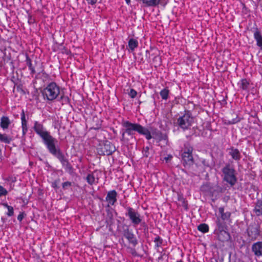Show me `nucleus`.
Listing matches in <instances>:
<instances>
[{
    "instance_id": "obj_1",
    "label": "nucleus",
    "mask_w": 262,
    "mask_h": 262,
    "mask_svg": "<svg viewBox=\"0 0 262 262\" xmlns=\"http://www.w3.org/2000/svg\"><path fill=\"white\" fill-rule=\"evenodd\" d=\"M121 125L123 128L121 129V138L120 141L124 144H128L129 139L125 137V134L133 138L135 132H137L140 135L145 136L147 140H150L153 137L162 139V133L157 128L150 127L149 128H145L139 123H132L127 120H122Z\"/></svg>"
},
{
    "instance_id": "obj_2",
    "label": "nucleus",
    "mask_w": 262,
    "mask_h": 262,
    "mask_svg": "<svg viewBox=\"0 0 262 262\" xmlns=\"http://www.w3.org/2000/svg\"><path fill=\"white\" fill-rule=\"evenodd\" d=\"M33 128L36 134L41 138L48 150L56 143H58V140L53 137L41 123L35 121Z\"/></svg>"
},
{
    "instance_id": "obj_3",
    "label": "nucleus",
    "mask_w": 262,
    "mask_h": 262,
    "mask_svg": "<svg viewBox=\"0 0 262 262\" xmlns=\"http://www.w3.org/2000/svg\"><path fill=\"white\" fill-rule=\"evenodd\" d=\"M33 128L36 134L41 138L48 150L56 143H58V140L53 137L41 123L35 121Z\"/></svg>"
},
{
    "instance_id": "obj_4",
    "label": "nucleus",
    "mask_w": 262,
    "mask_h": 262,
    "mask_svg": "<svg viewBox=\"0 0 262 262\" xmlns=\"http://www.w3.org/2000/svg\"><path fill=\"white\" fill-rule=\"evenodd\" d=\"M48 150L50 154L59 161L66 172L71 175L74 173V169L73 166L69 159L65 156L58 143H56Z\"/></svg>"
},
{
    "instance_id": "obj_5",
    "label": "nucleus",
    "mask_w": 262,
    "mask_h": 262,
    "mask_svg": "<svg viewBox=\"0 0 262 262\" xmlns=\"http://www.w3.org/2000/svg\"><path fill=\"white\" fill-rule=\"evenodd\" d=\"M43 98L47 102H52L56 100L60 94L59 86L55 82L51 81L41 92Z\"/></svg>"
},
{
    "instance_id": "obj_6",
    "label": "nucleus",
    "mask_w": 262,
    "mask_h": 262,
    "mask_svg": "<svg viewBox=\"0 0 262 262\" xmlns=\"http://www.w3.org/2000/svg\"><path fill=\"white\" fill-rule=\"evenodd\" d=\"M222 172L224 181L226 182L231 187L235 185L237 181L236 171L229 163L226 164L225 166L222 168Z\"/></svg>"
},
{
    "instance_id": "obj_7",
    "label": "nucleus",
    "mask_w": 262,
    "mask_h": 262,
    "mask_svg": "<svg viewBox=\"0 0 262 262\" xmlns=\"http://www.w3.org/2000/svg\"><path fill=\"white\" fill-rule=\"evenodd\" d=\"M125 209V215L128 217L134 227H136L139 224L146 226V223L144 222H142L141 214L137 210L130 207H126Z\"/></svg>"
},
{
    "instance_id": "obj_8",
    "label": "nucleus",
    "mask_w": 262,
    "mask_h": 262,
    "mask_svg": "<svg viewBox=\"0 0 262 262\" xmlns=\"http://www.w3.org/2000/svg\"><path fill=\"white\" fill-rule=\"evenodd\" d=\"M193 117L189 111H185L183 116L177 119V124L183 130L188 129L193 122Z\"/></svg>"
},
{
    "instance_id": "obj_9",
    "label": "nucleus",
    "mask_w": 262,
    "mask_h": 262,
    "mask_svg": "<svg viewBox=\"0 0 262 262\" xmlns=\"http://www.w3.org/2000/svg\"><path fill=\"white\" fill-rule=\"evenodd\" d=\"M260 225L255 222L250 223L246 230L248 239L251 241H256L260 235Z\"/></svg>"
},
{
    "instance_id": "obj_10",
    "label": "nucleus",
    "mask_w": 262,
    "mask_h": 262,
    "mask_svg": "<svg viewBox=\"0 0 262 262\" xmlns=\"http://www.w3.org/2000/svg\"><path fill=\"white\" fill-rule=\"evenodd\" d=\"M115 145L108 141H106L103 144L100 145L97 148V152L100 155L110 156L116 151Z\"/></svg>"
},
{
    "instance_id": "obj_11",
    "label": "nucleus",
    "mask_w": 262,
    "mask_h": 262,
    "mask_svg": "<svg viewBox=\"0 0 262 262\" xmlns=\"http://www.w3.org/2000/svg\"><path fill=\"white\" fill-rule=\"evenodd\" d=\"M213 233L216 236L217 239L223 243L230 241L231 238L228 229H214Z\"/></svg>"
},
{
    "instance_id": "obj_12",
    "label": "nucleus",
    "mask_w": 262,
    "mask_h": 262,
    "mask_svg": "<svg viewBox=\"0 0 262 262\" xmlns=\"http://www.w3.org/2000/svg\"><path fill=\"white\" fill-rule=\"evenodd\" d=\"M123 235L128 241V243L135 247L138 244V239L135 234L129 230L127 226H123Z\"/></svg>"
},
{
    "instance_id": "obj_13",
    "label": "nucleus",
    "mask_w": 262,
    "mask_h": 262,
    "mask_svg": "<svg viewBox=\"0 0 262 262\" xmlns=\"http://www.w3.org/2000/svg\"><path fill=\"white\" fill-rule=\"evenodd\" d=\"M231 213L229 211L225 212L224 207L219 208V215L217 217H219L222 220L225 221L228 224L232 223V219L231 218Z\"/></svg>"
},
{
    "instance_id": "obj_14",
    "label": "nucleus",
    "mask_w": 262,
    "mask_h": 262,
    "mask_svg": "<svg viewBox=\"0 0 262 262\" xmlns=\"http://www.w3.org/2000/svg\"><path fill=\"white\" fill-rule=\"evenodd\" d=\"M117 193L116 190H113L107 192L105 200L108 202L107 207H110V205H114L117 202Z\"/></svg>"
},
{
    "instance_id": "obj_15",
    "label": "nucleus",
    "mask_w": 262,
    "mask_h": 262,
    "mask_svg": "<svg viewBox=\"0 0 262 262\" xmlns=\"http://www.w3.org/2000/svg\"><path fill=\"white\" fill-rule=\"evenodd\" d=\"M251 251L256 257L262 256V242L253 243L251 246Z\"/></svg>"
},
{
    "instance_id": "obj_16",
    "label": "nucleus",
    "mask_w": 262,
    "mask_h": 262,
    "mask_svg": "<svg viewBox=\"0 0 262 262\" xmlns=\"http://www.w3.org/2000/svg\"><path fill=\"white\" fill-rule=\"evenodd\" d=\"M200 190L205 195L212 196L213 186L210 183H206L202 185L200 188Z\"/></svg>"
},
{
    "instance_id": "obj_17",
    "label": "nucleus",
    "mask_w": 262,
    "mask_h": 262,
    "mask_svg": "<svg viewBox=\"0 0 262 262\" xmlns=\"http://www.w3.org/2000/svg\"><path fill=\"white\" fill-rule=\"evenodd\" d=\"M20 116L21 121L22 133L23 135L25 136L28 132V121L27 119L26 118L25 113L24 110H22Z\"/></svg>"
},
{
    "instance_id": "obj_18",
    "label": "nucleus",
    "mask_w": 262,
    "mask_h": 262,
    "mask_svg": "<svg viewBox=\"0 0 262 262\" xmlns=\"http://www.w3.org/2000/svg\"><path fill=\"white\" fill-rule=\"evenodd\" d=\"M229 155L232 157L233 159L236 161H238L241 159V155L239 150L237 148L234 147H231L229 148Z\"/></svg>"
},
{
    "instance_id": "obj_19",
    "label": "nucleus",
    "mask_w": 262,
    "mask_h": 262,
    "mask_svg": "<svg viewBox=\"0 0 262 262\" xmlns=\"http://www.w3.org/2000/svg\"><path fill=\"white\" fill-rule=\"evenodd\" d=\"M254 38L256 41V45L262 50V35L257 28H256L253 34Z\"/></svg>"
},
{
    "instance_id": "obj_20",
    "label": "nucleus",
    "mask_w": 262,
    "mask_h": 262,
    "mask_svg": "<svg viewBox=\"0 0 262 262\" xmlns=\"http://www.w3.org/2000/svg\"><path fill=\"white\" fill-rule=\"evenodd\" d=\"M215 229H228V223L216 216L215 220Z\"/></svg>"
},
{
    "instance_id": "obj_21",
    "label": "nucleus",
    "mask_w": 262,
    "mask_h": 262,
    "mask_svg": "<svg viewBox=\"0 0 262 262\" xmlns=\"http://www.w3.org/2000/svg\"><path fill=\"white\" fill-rule=\"evenodd\" d=\"M226 190V188L224 186L216 185L213 186L212 196H217L221 193H224Z\"/></svg>"
},
{
    "instance_id": "obj_22",
    "label": "nucleus",
    "mask_w": 262,
    "mask_h": 262,
    "mask_svg": "<svg viewBox=\"0 0 262 262\" xmlns=\"http://www.w3.org/2000/svg\"><path fill=\"white\" fill-rule=\"evenodd\" d=\"M253 212L257 216L262 215V200H257L254 208L253 209Z\"/></svg>"
},
{
    "instance_id": "obj_23",
    "label": "nucleus",
    "mask_w": 262,
    "mask_h": 262,
    "mask_svg": "<svg viewBox=\"0 0 262 262\" xmlns=\"http://www.w3.org/2000/svg\"><path fill=\"white\" fill-rule=\"evenodd\" d=\"M11 124V121L7 116H3L1 118L0 126L3 129H7Z\"/></svg>"
},
{
    "instance_id": "obj_24",
    "label": "nucleus",
    "mask_w": 262,
    "mask_h": 262,
    "mask_svg": "<svg viewBox=\"0 0 262 262\" xmlns=\"http://www.w3.org/2000/svg\"><path fill=\"white\" fill-rule=\"evenodd\" d=\"M40 75V78L44 82H49L51 81L50 76L47 74L44 70H42L40 72L37 73L36 76V78H37L39 75Z\"/></svg>"
},
{
    "instance_id": "obj_25",
    "label": "nucleus",
    "mask_w": 262,
    "mask_h": 262,
    "mask_svg": "<svg viewBox=\"0 0 262 262\" xmlns=\"http://www.w3.org/2000/svg\"><path fill=\"white\" fill-rule=\"evenodd\" d=\"M182 157L184 163L188 165H191L193 164L194 161L192 155L182 154Z\"/></svg>"
},
{
    "instance_id": "obj_26",
    "label": "nucleus",
    "mask_w": 262,
    "mask_h": 262,
    "mask_svg": "<svg viewBox=\"0 0 262 262\" xmlns=\"http://www.w3.org/2000/svg\"><path fill=\"white\" fill-rule=\"evenodd\" d=\"M26 64L29 68V69L30 70V74L33 75L36 73V71L35 70L34 66H33L32 63V60L30 58V57L27 55L26 59Z\"/></svg>"
},
{
    "instance_id": "obj_27",
    "label": "nucleus",
    "mask_w": 262,
    "mask_h": 262,
    "mask_svg": "<svg viewBox=\"0 0 262 262\" xmlns=\"http://www.w3.org/2000/svg\"><path fill=\"white\" fill-rule=\"evenodd\" d=\"M106 217L105 222L107 225H111L113 220V213L112 209H107L106 210Z\"/></svg>"
},
{
    "instance_id": "obj_28",
    "label": "nucleus",
    "mask_w": 262,
    "mask_h": 262,
    "mask_svg": "<svg viewBox=\"0 0 262 262\" xmlns=\"http://www.w3.org/2000/svg\"><path fill=\"white\" fill-rule=\"evenodd\" d=\"M138 41L137 39L134 38H130L128 41V46L129 49L132 51H133L138 47Z\"/></svg>"
},
{
    "instance_id": "obj_29",
    "label": "nucleus",
    "mask_w": 262,
    "mask_h": 262,
    "mask_svg": "<svg viewBox=\"0 0 262 262\" xmlns=\"http://www.w3.org/2000/svg\"><path fill=\"white\" fill-rule=\"evenodd\" d=\"M59 99L57 100L59 101L62 105L68 104L70 102V99L68 96H65L63 94H60Z\"/></svg>"
},
{
    "instance_id": "obj_30",
    "label": "nucleus",
    "mask_w": 262,
    "mask_h": 262,
    "mask_svg": "<svg viewBox=\"0 0 262 262\" xmlns=\"http://www.w3.org/2000/svg\"><path fill=\"white\" fill-rule=\"evenodd\" d=\"M193 150V147L189 143H186L184 144L183 152L182 154L192 155Z\"/></svg>"
},
{
    "instance_id": "obj_31",
    "label": "nucleus",
    "mask_w": 262,
    "mask_h": 262,
    "mask_svg": "<svg viewBox=\"0 0 262 262\" xmlns=\"http://www.w3.org/2000/svg\"><path fill=\"white\" fill-rule=\"evenodd\" d=\"M178 200L179 202L182 203V206L184 208V209L187 210L188 209V203L187 201L184 198L183 194H178Z\"/></svg>"
},
{
    "instance_id": "obj_32",
    "label": "nucleus",
    "mask_w": 262,
    "mask_h": 262,
    "mask_svg": "<svg viewBox=\"0 0 262 262\" xmlns=\"http://www.w3.org/2000/svg\"><path fill=\"white\" fill-rule=\"evenodd\" d=\"M239 87L243 90H247L249 86V82L247 79H242L241 80Z\"/></svg>"
},
{
    "instance_id": "obj_33",
    "label": "nucleus",
    "mask_w": 262,
    "mask_h": 262,
    "mask_svg": "<svg viewBox=\"0 0 262 262\" xmlns=\"http://www.w3.org/2000/svg\"><path fill=\"white\" fill-rule=\"evenodd\" d=\"M11 141V138L9 137L7 134H2L0 133V141L5 143L9 144Z\"/></svg>"
},
{
    "instance_id": "obj_34",
    "label": "nucleus",
    "mask_w": 262,
    "mask_h": 262,
    "mask_svg": "<svg viewBox=\"0 0 262 262\" xmlns=\"http://www.w3.org/2000/svg\"><path fill=\"white\" fill-rule=\"evenodd\" d=\"M169 90L168 88H165L162 90L160 92V95L163 100H167L168 98Z\"/></svg>"
},
{
    "instance_id": "obj_35",
    "label": "nucleus",
    "mask_w": 262,
    "mask_h": 262,
    "mask_svg": "<svg viewBox=\"0 0 262 262\" xmlns=\"http://www.w3.org/2000/svg\"><path fill=\"white\" fill-rule=\"evenodd\" d=\"M198 230L203 233H206L209 231V226L206 224L202 223L198 226Z\"/></svg>"
},
{
    "instance_id": "obj_36",
    "label": "nucleus",
    "mask_w": 262,
    "mask_h": 262,
    "mask_svg": "<svg viewBox=\"0 0 262 262\" xmlns=\"http://www.w3.org/2000/svg\"><path fill=\"white\" fill-rule=\"evenodd\" d=\"M86 181L89 184L93 185L95 181V178L93 173H89L86 177Z\"/></svg>"
},
{
    "instance_id": "obj_37",
    "label": "nucleus",
    "mask_w": 262,
    "mask_h": 262,
    "mask_svg": "<svg viewBox=\"0 0 262 262\" xmlns=\"http://www.w3.org/2000/svg\"><path fill=\"white\" fill-rule=\"evenodd\" d=\"M3 205L8 209L7 215L9 216H12L14 215V209L11 206H9L7 203H3Z\"/></svg>"
},
{
    "instance_id": "obj_38",
    "label": "nucleus",
    "mask_w": 262,
    "mask_h": 262,
    "mask_svg": "<svg viewBox=\"0 0 262 262\" xmlns=\"http://www.w3.org/2000/svg\"><path fill=\"white\" fill-rule=\"evenodd\" d=\"M154 242L155 243V248L157 249L162 246L163 242V240L161 237L157 235L155 238Z\"/></svg>"
},
{
    "instance_id": "obj_39",
    "label": "nucleus",
    "mask_w": 262,
    "mask_h": 262,
    "mask_svg": "<svg viewBox=\"0 0 262 262\" xmlns=\"http://www.w3.org/2000/svg\"><path fill=\"white\" fill-rule=\"evenodd\" d=\"M167 256L165 253H160V255L158 258V262H167Z\"/></svg>"
},
{
    "instance_id": "obj_40",
    "label": "nucleus",
    "mask_w": 262,
    "mask_h": 262,
    "mask_svg": "<svg viewBox=\"0 0 262 262\" xmlns=\"http://www.w3.org/2000/svg\"><path fill=\"white\" fill-rule=\"evenodd\" d=\"M235 118L228 120V124H233L240 121L241 119L238 117V116L237 115H235Z\"/></svg>"
},
{
    "instance_id": "obj_41",
    "label": "nucleus",
    "mask_w": 262,
    "mask_h": 262,
    "mask_svg": "<svg viewBox=\"0 0 262 262\" xmlns=\"http://www.w3.org/2000/svg\"><path fill=\"white\" fill-rule=\"evenodd\" d=\"M128 95L130 98H135L137 95V92L134 89H131L128 93Z\"/></svg>"
},
{
    "instance_id": "obj_42",
    "label": "nucleus",
    "mask_w": 262,
    "mask_h": 262,
    "mask_svg": "<svg viewBox=\"0 0 262 262\" xmlns=\"http://www.w3.org/2000/svg\"><path fill=\"white\" fill-rule=\"evenodd\" d=\"M8 194V191L2 186L0 185V197L5 196Z\"/></svg>"
},
{
    "instance_id": "obj_43",
    "label": "nucleus",
    "mask_w": 262,
    "mask_h": 262,
    "mask_svg": "<svg viewBox=\"0 0 262 262\" xmlns=\"http://www.w3.org/2000/svg\"><path fill=\"white\" fill-rule=\"evenodd\" d=\"M72 183L71 182L67 181L62 183V189L65 190L72 186Z\"/></svg>"
},
{
    "instance_id": "obj_44",
    "label": "nucleus",
    "mask_w": 262,
    "mask_h": 262,
    "mask_svg": "<svg viewBox=\"0 0 262 262\" xmlns=\"http://www.w3.org/2000/svg\"><path fill=\"white\" fill-rule=\"evenodd\" d=\"M60 182V179H58L57 180H56L52 183V187L54 188V189H58L59 188V186H58V184Z\"/></svg>"
},
{
    "instance_id": "obj_45",
    "label": "nucleus",
    "mask_w": 262,
    "mask_h": 262,
    "mask_svg": "<svg viewBox=\"0 0 262 262\" xmlns=\"http://www.w3.org/2000/svg\"><path fill=\"white\" fill-rule=\"evenodd\" d=\"M26 215L25 212H21L17 216V220L21 222Z\"/></svg>"
},
{
    "instance_id": "obj_46",
    "label": "nucleus",
    "mask_w": 262,
    "mask_h": 262,
    "mask_svg": "<svg viewBox=\"0 0 262 262\" xmlns=\"http://www.w3.org/2000/svg\"><path fill=\"white\" fill-rule=\"evenodd\" d=\"M88 2V3L91 5H95L98 0H86Z\"/></svg>"
},
{
    "instance_id": "obj_47",
    "label": "nucleus",
    "mask_w": 262,
    "mask_h": 262,
    "mask_svg": "<svg viewBox=\"0 0 262 262\" xmlns=\"http://www.w3.org/2000/svg\"><path fill=\"white\" fill-rule=\"evenodd\" d=\"M7 180L8 181H11L12 182H15L16 181V178L15 177H13L12 176H9L7 178Z\"/></svg>"
},
{
    "instance_id": "obj_48",
    "label": "nucleus",
    "mask_w": 262,
    "mask_h": 262,
    "mask_svg": "<svg viewBox=\"0 0 262 262\" xmlns=\"http://www.w3.org/2000/svg\"><path fill=\"white\" fill-rule=\"evenodd\" d=\"M172 158V156L170 155H169L167 156V157H165L164 159L165 160L166 162H168V161H170Z\"/></svg>"
},
{
    "instance_id": "obj_49",
    "label": "nucleus",
    "mask_w": 262,
    "mask_h": 262,
    "mask_svg": "<svg viewBox=\"0 0 262 262\" xmlns=\"http://www.w3.org/2000/svg\"><path fill=\"white\" fill-rule=\"evenodd\" d=\"M203 164L206 167H210V164L208 162H206L205 160L202 161Z\"/></svg>"
},
{
    "instance_id": "obj_50",
    "label": "nucleus",
    "mask_w": 262,
    "mask_h": 262,
    "mask_svg": "<svg viewBox=\"0 0 262 262\" xmlns=\"http://www.w3.org/2000/svg\"><path fill=\"white\" fill-rule=\"evenodd\" d=\"M125 2L127 5H129L130 4V0H125Z\"/></svg>"
},
{
    "instance_id": "obj_51",
    "label": "nucleus",
    "mask_w": 262,
    "mask_h": 262,
    "mask_svg": "<svg viewBox=\"0 0 262 262\" xmlns=\"http://www.w3.org/2000/svg\"><path fill=\"white\" fill-rule=\"evenodd\" d=\"M193 135H194L195 137L199 136V134H197L196 132H195L193 134Z\"/></svg>"
},
{
    "instance_id": "obj_52",
    "label": "nucleus",
    "mask_w": 262,
    "mask_h": 262,
    "mask_svg": "<svg viewBox=\"0 0 262 262\" xmlns=\"http://www.w3.org/2000/svg\"><path fill=\"white\" fill-rule=\"evenodd\" d=\"M147 53L149 54V51H147H147H146V54H147Z\"/></svg>"
},
{
    "instance_id": "obj_53",
    "label": "nucleus",
    "mask_w": 262,
    "mask_h": 262,
    "mask_svg": "<svg viewBox=\"0 0 262 262\" xmlns=\"http://www.w3.org/2000/svg\"><path fill=\"white\" fill-rule=\"evenodd\" d=\"M177 262H183V260H180L178 261H177Z\"/></svg>"
},
{
    "instance_id": "obj_54",
    "label": "nucleus",
    "mask_w": 262,
    "mask_h": 262,
    "mask_svg": "<svg viewBox=\"0 0 262 262\" xmlns=\"http://www.w3.org/2000/svg\"><path fill=\"white\" fill-rule=\"evenodd\" d=\"M148 149H149V148H148V147H147L146 148V149H147V150H148Z\"/></svg>"
},
{
    "instance_id": "obj_55",
    "label": "nucleus",
    "mask_w": 262,
    "mask_h": 262,
    "mask_svg": "<svg viewBox=\"0 0 262 262\" xmlns=\"http://www.w3.org/2000/svg\"><path fill=\"white\" fill-rule=\"evenodd\" d=\"M159 58V57H155V58Z\"/></svg>"
}]
</instances>
